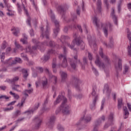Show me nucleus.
<instances>
[{
	"label": "nucleus",
	"instance_id": "nucleus-40",
	"mask_svg": "<svg viewBox=\"0 0 131 131\" xmlns=\"http://www.w3.org/2000/svg\"><path fill=\"white\" fill-rule=\"evenodd\" d=\"M11 86H12V90H13L14 91H16V92H20V91L18 90V89H17L18 88H19L20 86V85L13 84V85H12Z\"/></svg>",
	"mask_w": 131,
	"mask_h": 131
},
{
	"label": "nucleus",
	"instance_id": "nucleus-2",
	"mask_svg": "<svg viewBox=\"0 0 131 131\" xmlns=\"http://www.w3.org/2000/svg\"><path fill=\"white\" fill-rule=\"evenodd\" d=\"M93 23L96 26L97 30L103 28L105 37H108V29L110 31H112L113 29V26L111 23H107V24H103L102 23L100 22V19H99L97 16H95L93 18Z\"/></svg>",
	"mask_w": 131,
	"mask_h": 131
},
{
	"label": "nucleus",
	"instance_id": "nucleus-36",
	"mask_svg": "<svg viewBox=\"0 0 131 131\" xmlns=\"http://www.w3.org/2000/svg\"><path fill=\"white\" fill-rule=\"evenodd\" d=\"M122 2H123V0H120L118 4V11L119 13H120V11H121V5H122Z\"/></svg>",
	"mask_w": 131,
	"mask_h": 131
},
{
	"label": "nucleus",
	"instance_id": "nucleus-43",
	"mask_svg": "<svg viewBox=\"0 0 131 131\" xmlns=\"http://www.w3.org/2000/svg\"><path fill=\"white\" fill-rule=\"evenodd\" d=\"M7 10L8 11V12L7 13V15H8V16H14V11L9 9Z\"/></svg>",
	"mask_w": 131,
	"mask_h": 131
},
{
	"label": "nucleus",
	"instance_id": "nucleus-26",
	"mask_svg": "<svg viewBox=\"0 0 131 131\" xmlns=\"http://www.w3.org/2000/svg\"><path fill=\"white\" fill-rule=\"evenodd\" d=\"M32 92H33V89H30V90H25L23 92V95H24L25 97H23V98H25L26 97V98H27V97L29 96L28 94H31V93H32Z\"/></svg>",
	"mask_w": 131,
	"mask_h": 131
},
{
	"label": "nucleus",
	"instance_id": "nucleus-20",
	"mask_svg": "<svg viewBox=\"0 0 131 131\" xmlns=\"http://www.w3.org/2000/svg\"><path fill=\"white\" fill-rule=\"evenodd\" d=\"M97 88L93 87V91L92 92V95L94 98V100H98V94H97Z\"/></svg>",
	"mask_w": 131,
	"mask_h": 131
},
{
	"label": "nucleus",
	"instance_id": "nucleus-56",
	"mask_svg": "<svg viewBox=\"0 0 131 131\" xmlns=\"http://www.w3.org/2000/svg\"><path fill=\"white\" fill-rule=\"evenodd\" d=\"M0 99H5V100H8L10 99V97L6 95H2V96H0Z\"/></svg>",
	"mask_w": 131,
	"mask_h": 131
},
{
	"label": "nucleus",
	"instance_id": "nucleus-24",
	"mask_svg": "<svg viewBox=\"0 0 131 131\" xmlns=\"http://www.w3.org/2000/svg\"><path fill=\"white\" fill-rule=\"evenodd\" d=\"M21 72L23 74V77L24 78V81H26V80H27V77H28V73L27 72V70L23 69L21 70Z\"/></svg>",
	"mask_w": 131,
	"mask_h": 131
},
{
	"label": "nucleus",
	"instance_id": "nucleus-55",
	"mask_svg": "<svg viewBox=\"0 0 131 131\" xmlns=\"http://www.w3.org/2000/svg\"><path fill=\"white\" fill-rule=\"evenodd\" d=\"M18 80H19V77H15L12 79V83L14 82H16V81H18Z\"/></svg>",
	"mask_w": 131,
	"mask_h": 131
},
{
	"label": "nucleus",
	"instance_id": "nucleus-61",
	"mask_svg": "<svg viewBox=\"0 0 131 131\" xmlns=\"http://www.w3.org/2000/svg\"><path fill=\"white\" fill-rule=\"evenodd\" d=\"M21 57H22V58H24L25 60H28V58H27V57H26V54L24 53L21 54Z\"/></svg>",
	"mask_w": 131,
	"mask_h": 131
},
{
	"label": "nucleus",
	"instance_id": "nucleus-17",
	"mask_svg": "<svg viewBox=\"0 0 131 131\" xmlns=\"http://www.w3.org/2000/svg\"><path fill=\"white\" fill-rule=\"evenodd\" d=\"M59 74L61 77L62 82H64V81L66 80V78H67V73L63 72V71H60L59 72Z\"/></svg>",
	"mask_w": 131,
	"mask_h": 131
},
{
	"label": "nucleus",
	"instance_id": "nucleus-9",
	"mask_svg": "<svg viewBox=\"0 0 131 131\" xmlns=\"http://www.w3.org/2000/svg\"><path fill=\"white\" fill-rule=\"evenodd\" d=\"M74 58L75 60L73 59H69V62L72 68L75 69V68H76V64L75 63H79L80 64V60H77V55L75 56Z\"/></svg>",
	"mask_w": 131,
	"mask_h": 131
},
{
	"label": "nucleus",
	"instance_id": "nucleus-38",
	"mask_svg": "<svg viewBox=\"0 0 131 131\" xmlns=\"http://www.w3.org/2000/svg\"><path fill=\"white\" fill-rule=\"evenodd\" d=\"M9 94L12 96H13V97L14 98V99H16V100H18L19 98H20V97L18 95V94H16V93H14L12 91H10L9 92Z\"/></svg>",
	"mask_w": 131,
	"mask_h": 131
},
{
	"label": "nucleus",
	"instance_id": "nucleus-14",
	"mask_svg": "<svg viewBox=\"0 0 131 131\" xmlns=\"http://www.w3.org/2000/svg\"><path fill=\"white\" fill-rule=\"evenodd\" d=\"M21 7H23V8H24V10L25 11V13H26L27 16H28V18H27V23L28 24L29 26H31V24L30 23V22L31 21V18L29 16V14H28V11L27 10L26 8H25V6H24V4H22Z\"/></svg>",
	"mask_w": 131,
	"mask_h": 131
},
{
	"label": "nucleus",
	"instance_id": "nucleus-62",
	"mask_svg": "<svg viewBox=\"0 0 131 131\" xmlns=\"http://www.w3.org/2000/svg\"><path fill=\"white\" fill-rule=\"evenodd\" d=\"M30 34L31 36H34V31H33V29L30 30Z\"/></svg>",
	"mask_w": 131,
	"mask_h": 131
},
{
	"label": "nucleus",
	"instance_id": "nucleus-23",
	"mask_svg": "<svg viewBox=\"0 0 131 131\" xmlns=\"http://www.w3.org/2000/svg\"><path fill=\"white\" fill-rule=\"evenodd\" d=\"M112 12L111 13V16L112 17L114 22L116 25H117V17L115 15V12L114 11V8H112Z\"/></svg>",
	"mask_w": 131,
	"mask_h": 131
},
{
	"label": "nucleus",
	"instance_id": "nucleus-6",
	"mask_svg": "<svg viewBox=\"0 0 131 131\" xmlns=\"http://www.w3.org/2000/svg\"><path fill=\"white\" fill-rule=\"evenodd\" d=\"M62 48L63 50L64 55L60 54L58 58L60 60H62V59H63L62 62L61 63V67H62V68H66V67L68 66V63H67V59L66 58V53H67V51H66V47H65V46H63Z\"/></svg>",
	"mask_w": 131,
	"mask_h": 131
},
{
	"label": "nucleus",
	"instance_id": "nucleus-15",
	"mask_svg": "<svg viewBox=\"0 0 131 131\" xmlns=\"http://www.w3.org/2000/svg\"><path fill=\"white\" fill-rule=\"evenodd\" d=\"M55 119H56V117L54 116L50 117L49 121L47 123V125H48L49 127H52L53 124H54V122H55Z\"/></svg>",
	"mask_w": 131,
	"mask_h": 131
},
{
	"label": "nucleus",
	"instance_id": "nucleus-49",
	"mask_svg": "<svg viewBox=\"0 0 131 131\" xmlns=\"http://www.w3.org/2000/svg\"><path fill=\"white\" fill-rule=\"evenodd\" d=\"M52 54H55V51L52 49L49 50L47 52V54H48L49 56H51Z\"/></svg>",
	"mask_w": 131,
	"mask_h": 131
},
{
	"label": "nucleus",
	"instance_id": "nucleus-42",
	"mask_svg": "<svg viewBox=\"0 0 131 131\" xmlns=\"http://www.w3.org/2000/svg\"><path fill=\"white\" fill-rule=\"evenodd\" d=\"M129 69V67H128V66L125 64L124 66V70L123 72V74H126V73H127V72H128V70Z\"/></svg>",
	"mask_w": 131,
	"mask_h": 131
},
{
	"label": "nucleus",
	"instance_id": "nucleus-60",
	"mask_svg": "<svg viewBox=\"0 0 131 131\" xmlns=\"http://www.w3.org/2000/svg\"><path fill=\"white\" fill-rule=\"evenodd\" d=\"M105 103V99H103L102 101V103H101V106L100 110H103V108H104V104Z\"/></svg>",
	"mask_w": 131,
	"mask_h": 131
},
{
	"label": "nucleus",
	"instance_id": "nucleus-64",
	"mask_svg": "<svg viewBox=\"0 0 131 131\" xmlns=\"http://www.w3.org/2000/svg\"><path fill=\"white\" fill-rule=\"evenodd\" d=\"M75 97L77 99H81L82 98V94H79L78 95H76Z\"/></svg>",
	"mask_w": 131,
	"mask_h": 131
},
{
	"label": "nucleus",
	"instance_id": "nucleus-12",
	"mask_svg": "<svg viewBox=\"0 0 131 131\" xmlns=\"http://www.w3.org/2000/svg\"><path fill=\"white\" fill-rule=\"evenodd\" d=\"M95 63L97 66H98L99 68H102L104 69L105 68V64H104V62H102L100 60V57L99 56L96 57V60L95 61Z\"/></svg>",
	"mask_w": 131,
	"mask_h": 131
},
{
	"label": "nucleus",
	"instance_id": "nucleus-31",
	"mask_svg": "<svg viewBox=\"0 0 131 131\" xmlns=\"http://www.w3.org/2000/svg\"><path fill=\"white\" fill-rule=\"evenodd\" d=\"M123 111H124V118L125 119H126V118H127V117H128V115L129 114V113H128V110H127V107H126V106H124L123 107Z\"/></svg>",
	"mask_w": 131,
	"mask_h": 131
},
{
	"label": "nucleus",
	"instance_id": "nucleus-58",
	"mask_svg": "<svg viewBox=\"0 0 131 131\" xmlns=\"http://www.w3.org/2000/svg\"><path fill=\"white\" fill-rule=\"evenodd\" d=\"M17 6L18 8V10L19 13H21V12H22V10L21 9V6H20V4H19V3H17Z\"/></svg>",
	"mask_w": 131,
	"mask_h": 131
},
{
	"label": "nucleus",
	"instance_id": "nucleus-1",
	"mask_svg": "<svg viewBox=\"0 0 131 131\" xmlns=\"http://www.w3.org/2000/svg\"><path fill=\"white\" fill-rule=\"evenodd\" d=\"M61 101H62V103L60 107L56 110V114H58L60 111H61L63 114H69V113H70L69 111V106L66 103H67V98H65L63 96L59 95L56 100L54 102V105H57V104H58V103H60Z\"/></svg>",
	"mask_w": 131,
	"mask_h": 131
},
{
	"label": "nucleus",
	"instance_id": "nucleus-35",
	"mask_svg": "<svg viewBox=\"0 0 131 131\" xmlns=\"http://www.w3.org/2000/svg\"><path fill=\"white\" fill-rule=\"evenodd\" d=\"M26 100V97H23L21 100V103H18L17 105V107H22L23 106V105L24 104V103H25V100Z\"/></svg>",
	"mask_w": 131,
	"mask_h": 131
},
{
	"label": "nucleus",
	"instance_id": "nucleus-3",
	"mask_svg": "<svg viewBox=\"0 0 131 131\" xmlns=\"http://www.w3.org/2000/svg\"><path fill=\"white\" fill-rule=\"evenodd\" d=\"M73 37L74 39L73 40V43L72 45H70L69 43L67 42H65V45L69 47L70 49L73 50L75 52H77V49H76V48H74V45L80 47L82 50H84V42H83L80 36L78 35V32L74 33Z\"/></svg>",
	"mask_w": 131,
	"mask_h": 131
},
{
	"label": "nucleus",
	"instance_id": "nucleus-52",
	"mask_svg": "<svg viewBox=\"0 0 131 131\" xmlns=\"http://www.w3.org/2000/svg\"><path fill=\"white\" fill-rule=\"evenodd\" d=\"M68 96L69 99H71L72 95V93H71V90L69 89L68 90Z\"/></svg>",
	"mask_w": 131,
	"mask_h": 131
},
{
	"label": "nucleus",
	"instance_id": "nucleus-11",
	"mask_svg": "<svg viewBox=\"0 0 131 131\" xmlns=\"http://www.w3.org/2000/svg\"><path fill=\"white\" fill-rule=\"evenodd\" d=\"M99 55H100V57L102 58V59H103V61H104L105 65L109 64L110 59L107 57V56L104 55V54L103 53L102 48L100 49Z\"/></svg>",
	"mask_w": 131,
	"mask_h": 131
},
{
	"label": "nucleus",
	"instance_id": "nucleus-41",
	"mask_svg": "<svg viewBox=\"0 0 131 131\" xmlns=\"http://www.w3.org/2000/svg\"><path fill=\"white\" fill-rule=\"evenodd\" d=\"M114 116V114L113 113H111L110 115L108 116V121H110L111 123H112V121H113Z\"/></svg>",
	"mask_w": 131,
	"mask_h": 131
},
{
	"label": "nucleus",
	"instance_id": "nucleus-22",
	"mask_svg": "<svg viewBox=\"0 0 131 131\" xmlns=\"http://www.w3.org/2000/svg\"><path fill=\"white\" fill-rule=\"evenodd\" d=\"M57 10L59 13L62 14V18L63 19V20H64V21H66V19H65V15H64V12H65V9H64L62 6H58Z\"/></svg>",
	"mask_w": 131,
	"mask_h": 131
},
{
	"label": "nucleus",
	"instance_id": "nucleus-33",
	"mask_svg": "<svg viewBox=\"0 0 131 131\" xmlns=\"http://www.w3.org/2000/svg\"><path fill=\"white\" fill-rule=\"evenodd\" d=\"M96 99H94L93 101V102L90 104V108L91 110H94V109H96V103L97 102Z\"/></svg>",
	"mask_w": 131,
	"mask_h": 131
},
{
	"label": "nucleus",
	"instance_id": "nucleus-39",
	"mask_svg": "<svg viewBox=\"0 0 131 131\" xmlns=\"http://www.w3.org/2000/svg\"><path fill=\"white\" fill-rule=\"evenodd\" d=\"M49 78H50V79H52V80L54 81V83H57V76H54L51 74L49 76Z\"/></svg>",
	"mask_w": 131,
	"mask_h": 131
},
{
	"label": "nucleus",
	"instance_id": "nucleus-45",
	"mask_svg": "<svg viewBox=\"0 0 131 131\" xmlns=\"http://www.w3.org/2000/svg\"><path fill=\"white\" fill-rule=\"evenodd\" d=\"M6 48H7V42L6 41H4L1 46V49L2 50H5Z\"/></svg>",
	"mask_w": 131,
	"mask_h": 131
},
{
	"label": "nucleus",
	"instance_id": "nucleus-50",
	"mask_svg": "<svg viewBox=\"0 0 131 131\" xmlns=\"http://www.w3.org/2000/svg\"><path fill=\"white\" fill-rule=\"evenodd\" d=\"M47 84H48V81L47 80L42 81V85L43 89L47 86Z\"/></svg>",
	"mask_w": 131,
	"mask_h": 131
},
{
	"label": "nucleus",
	"instance_id": "nucleus-53",
	"mask_svg": "<svg viewBox=\"0 0 131 131\" xmlns=\"http://www.w3.org/2000/svg\"><path fill=\"white\" fill-rule=\"evenodd\" d=\"M14 109V107L13 106H11L9 108H4V111H10L11 110H13Z\"/></svg>",
	"mask_w": 131,
	"mask_h": 131
},
{
	"label": "nucleus",
	"instance_id": "nucleus-59",
	"mask_svg": "<svg viewBox=\"0 0 131 131\" xmlns=\"http://www.w3.org/2000/svg\"><path fill=\"white\" fill-rule=\"evenodd\" d=\"M88 58L89 60H93V55H92V53L88 52Z\"/></svg>",
	"mask_w": 131,
	"mask_h": 131
},
{
	"label": "nucleus",
	"instance_id": "nucleus-21",
	"mask_svg": "<svg viewBox=\"0 0 131 131\" xmlns=\"http://www.w3.org/2000/svg\"><path fill=\"white\" fill-rule=\"evenodd\" d=\"M38 107H39V103H36L32 110L26 111L25 112V113H28V114H31V113H33V112H34L35 110H37V109H38Z\"/></svg>",
	"mask_w": 131,
	"mask_h": 131
},
{
	"label": "nucleus",
	"instance_id": "nucleus-28",
	"mask_svg": "<svg viewBox=\"0 0 131 131\" xmlns=\"http://www.w3.org/2000/svg\"><path fill=\"white\" fill-rule=\"evenodd\" d=\"M101 6H102V2H101V0H98L97 3V10L98 13H101Z\"/></svg>",
	"mask_w": 131,
	"mask_h": 131
},
{
	"label": "nucleus",
	"instance_id": "nucleus-5",
	"mask_svg": "<svg viewBox=\"0 0 131 131\" xmlns=\"http://www.w3.org/2000/svg\"><path fill=\"white\" fill-rule=\"evenodd\" d=\"M50 33H49V28L47 27V30L46 31L43 33L42 32L41 35V37H46V38L47 39L46 41H44L42 44L43 46H49L50 47H51L52 48H53V47H55L56 46V43H55V42L53 41H52L50 40L49 36Z\"/></svg>",
	"mask_w": 131,
	"mask_h": 131
},
{
	"label": "nucleus",
	"instance_id": "nucleus-47",
	"mask_svg": "<svg viewBox=\"0 0 131 131\" xmlns=\"http://www.w3.org/2000/svg\"><path fill=\"white\" fill-rule=\"evenodd\" d=\"M50 59V55L47 54L46 55L44 56V58L43 59V62H47L48 60Z\"/></svg>",
	"mask_w": 131,
	"mask_h": 131
},
{
	"label": "nucleus",
	"instance_id": "nucleus-32",
	"mask_svg": "<svg viewBox=\"0 0 131 131\" xmlns=\"http://www.w3.org/2000/svg\"><path fill=\"white\" fill-rule=\"evenodd\" d=\"M17 63H22V59L18 57L15 58L14 61L12 62L11 65L17 64Z\"/></svg>",
	"mask_w": 131,
	"mask_h": 131
},
{
	"label": "nucleus",
	"instance_id": "nucleus-30",
	"mask_svg": "<svg viewBox=\"0 0 131 131\" xmlns=\"http://www.w3.org/2000/svg\"><path fill=\"white\" fill-rule=\"evenodd\" d=\"M123 100H122V98H119L118 99V109H121L122 106H123Z\"/></svg>",
	"mask_w": 131,
	"mask_h": 131
},
{
	"label": "nucleus",
	"instance_id": "nucleus-63",
	"mask_svg": "<svg viewBox=\"0 0 131 131\" xmlns=\"http://www.w3.org/2000/svg\"><path fill=\"white\" fill-rule=\"evenodd\" d=\"M20 113H21V112L19 110H17L15 112V116L17 117V116H19L20 115Z\"/></svg>",
	"mask_w": 131,
	"mask_h": 131
},
{
	"label": "nucleus",
	"instance_id": "nucleus-54",
	"mask_svg": "<svg viewBox=\"0 0 131 131\" xmlns=\"http://www.w3.org/2000/svg\"><path fill=\"white\" fill-rule=\"evenodd\" d=\"M90 46H93V47H96L97 46V44L96 43L92 42V40H89Z\"/></svg>",
	"mask_w": 131,
	"mask_h": 131
},
{
	"label": "nucleus",
	"instance_id": "nucleus-4",
	"mask_svg": "<svg viewBox=\"0 0 131 131\" xmlns=\"http://www.w3.org/2000/svg\"><path fill=\"white\" fill-rule=\"evenodd\" d=\"M49 15L51 18V20L52 22H54L56 28L53 30V36L54 37H57L58 35V33H59V31L60 29H59V22L58 20H56V17H55V14L53 13V10L52 9L49 10Z\"/></svg>",
	"mask_w": 131,
	"mask_h": 131
},
{
	"label": "nucleus",
	"instance_id": "nucleus-37",
	"mask_svg": "<svg viewBox=\"0 0 131 131\" xmlns=\"http://www.w3.org/2000/svg\"><path fill=\"white\" fill-rule=\"evenodd\" d=\"M67 39H70V37L68 36L62 35L60 38L61 41H65Z\"/></svg>",
	"mask_w": 131,
	"mask_h": 131
},
{
	"label": "nucleus",
	"instance_id": "nucleus-7",
	"mask_svg": "<svg viewBox=\"0 0 131 131\" xmlns=\"http://www.w3.org/2000/svg\"><path fill=\"white\" fill-rule=\"evenodd\" d=\"M32 41L34 43H35V46L32 47V48H31V46H29L26 49V53H30V54H32L35 50L37 49L38 47V41L36 40L35 39H33Z\"/></svg>",
	"mask_w": 131,
	"mask_h": 131
},
{
	"label": "nucleus",
	"instance_id": "nucleus-46",
	"mask_svg": "<svg viewBox=\"0 0 131 131\" xmlns=\"http://www.w3.org/2000/svg\"><path fill=\"white\" fill-rule=\"evenodd\" d=\"M57 129H58V130L59 131H64V130L65 129V128H64V127H63V126H62V125L60 124H58L57 126Z\"/></svg>",
	"mask_w": 131,
	"mask_h": 131
},
{
	"label": "nucleus",
	"instance_id": "nucleus-27",
	"mask_svg": "<svg viewBox=\"0 0 131 131\" xmlns=\"http://www.w3.org/2000/svg\"><path fill=\"white\" fill-rule=\"evenodd\" d=\"M103 93H106L107 96H110V93H111V90H110V89H109L108 85L106 84L104 85Z\"/></svg>",
	"mask_w": 131,
	"mask_h": 131
},
{
	"label": "nucleus",
	"instance_id": "nucleus-18",
	"mask_svg": "<svg viewBox=\"0 0 131 131\" xmlns=\"http://www.w3.org/2000/svg\"><path fill=\"white\" fill-rule=\"evenodd\" d=\"M127 37L130 41V46H128L127 51L128 55L131 57V33L128 32L127 33Z\"/></svg>",
	"mask_w": 131,
	"mask_h": 131
},
{
	"label": "nucleus",
	"instance_id": "nucleus-19",
	"mask_svg": "<svg viewBox=\"0 0 131 131\" xmlns=\"http://www.w3.org/2000/svg\"><path fill=\"white\" fill-rule=\"evenodd\" d=\"M0 58L1 59V62L3 63V64H9L10 63V60L11 58H9L7 59L5 61V53H3L1 55H0Z\"/></svg>",
	"mask_w": 131,
	"mask_h": 131
},
{
	"label": "nucleus",
	"instance_id": "nucleus-57",
	"mask_svg": "<svg viewBox=\"0 0 131 131\" xmlns=\"http://www.w3.org/2000/svg\"><path fill=\"white\" fill-rule=\"evenodd\" d=\"M45 71L46 73H47V74H48L49 76L51 75L52 73H51L50 72V70H49L48 68H46L45 69Z\"/></svg>",
	"mask_w": 131,
	"mask_h": 131
},
{
	"label": "nucleus",
	"instance_id": "nucleus-25",
	"mask_svg": "<svg viewBox=\"0 0 131 131\" xmlns=\"http://www.w3.org/2000/svg\"><path fill=\"white\" fill-rule=\"evenodd\" d=\"M11 31H13V34L15 36H18V34L20 33V30L18 28L13 27L11 29Z\"/></svg>",
	"mask_w": 131,
	"mask_h": 131
},
{
	"label": "nucleus",
	"instance_id": "nucleus-10",
	"mask_svg": "<svg viewBox=\"0 0 131 131\" xmlns=\"http://www.w3.org/2000/svg\"><path fill=\"white\" fill-rule=\"evenodd\" d=\"M73 82L75 83V86L77 90L80 89V85H81V80H79L77 77L73 76Z\"/></svg>",
	"mask_w": 131,
	"mask_h": 131
},
{
	"label": "nucleus",
	"instance_id": "nucleus-13",
	"mask_svg": "<svg viewBox=\"0 0 131 131\" xmlns=\"http://www.w3.org/2000/svg\"><path fill=\"white\" fill-rule=\"evenodd\" d=\"M34 121L35 122L36 124L35 126V129H38L39 127L41 124V119H40L38 117L35 118Z\"/></svg>",
	"mask_w": 131,
	"mask_h": 131
},
{
	"label": "nucleus",
	"instance_id": "nucleus-8",
	"mask_svg": "<svg viewBox=\"0 0 131 131\" xmlns=\"http://www.w3.org/2000/svg\"><path fill=\"white\" fill-rule=\"evenodd\" d=\"M115 67L116 69V71H117V73H118V71H121L122 70V59L118 58V62H116L115 64Z\"/></svg>",
	"mask_w": 131,
	"mask_h": 131
},
{
	"label": "nucleus",
	"instance_id": "nucleus-16",
	"mask_svg": "<svg viewBox=\"0 0 131 131\" xmlns=\"http://www.w3.org/2000/svg\"><path fill=\"white\" fill-rule=\"evenodd\" d=\"M103 44L104 45V46H105V47H106L107 48H114V42H113V38H112V37L110 38V43L108 45H107V43H106V42H103Z\"/></svg>",
	"mask_w": 131,
	"mask_h": 131
},
{
	"label": "nucleus",
	"instance_id": "nucleus-29",
	"mask_svg": "<svg viewBox=\"0 0 131 131\" xmlns=\"http://www.w3.org/2000/svg\"><path fill=\"white\" fill-rule=\"evenodd\" d=\"M82 119L85 122H90L92 120V117L90 115H87L86 116H84Z\"/></svg>",
	"mask_w": 131,
	"mask_h": 131
},
{
	"label": "nucleus",
	"instance_id": "nucleus-48",
	"mask_svg": "<svg viewBox=\"0 0 131 131\" xmlns=\"http://www.w3.org/2000/svg\"><path fill=\"white\" fill-rule=\"evenodd\" d=\"M36 70L38 72H39V73H42V72H43V69L40 67H37Z\"/></svg>",
	"mask_w": 131,
	"mask_h": 131
},
{
	"label": "nucleus",
	"instance_id": "nucleus-44",
	"mask_svg": "<svg viewBox=\"0 0 131 131\" xmlns=\"http://www.w3.org/2000/svg\"><path fill=\"white\" fill-rule=\"evenodd\" d=\"M15 47L16 48H17V49H20V50L23 51V47H22V46H21V45H20V44H18V43H17L16 41H15Z\"/></svg>",
	"mask_w": 131,
	"mask_h": 131
},
{
	"label": "nucleus",
	"instance_id": "nucleus-34",
	"mask_svg": "<svg viewBox=\"0 0 131 131\" xmlns=\"http://www.w3.org/2000/svg\"><path fill=\"white\" fill-rule=\"evenodd\" d=\"M23 35L24 38L21 39L20 41H22L24 45H26V43H27V35H26V34H23Z\"/></svg>",
	"mask_w": 131,
	"mask_h": 131
},
{
	"label": "nucleus",
	"instance_id": "nucleus-51",
	"mask_svg": "<svg viewBox=\"0 0 131 131\" xmlns=\"http://www.w3.org/2000/svg\"><path fill=\"white\" fill-rule=\"evenodd\" d=\"M92 70L94 72L95 75H99L98 71H97V69H96V68H95L94 67H92Z\"/></svg>",
	"mask_w": 131,
	"mask_h": 131
}]
</instances>
